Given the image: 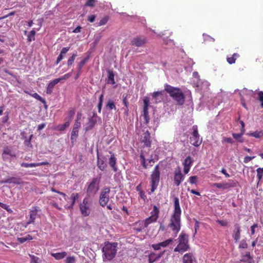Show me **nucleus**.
I'll list each match as a JSON object with an SVG mask.
<instances>
[{
    "label": "nucleus",
    "instance_id": "nucleus-1",
    "mask_svg": "<svg viewBox=\"0 0 263 263\" xmlns=\"http://www.w3.org/2000/svg\"><path fill=\"white\" fill-rule=\"evenodd\" d=\"M164 90L177 102L178 105H182L184 104L185 96L180 88L166 84L164 85Z\"/></svg>",
    "mask_w": 263,
    "mask_h": 263
},
{
    "label": "nucleus",
    "instance_id": "nucleus-2",
    "mask_svg": "<svg viewBox=\"0 0 263 263\" xmlns=\"http://www.w3.org/2000/svg\"><path fill=\"white\" fill-rule=\"evenodd\" d=\"M117 243H109L107 242L105 243L104 247L102 249V251L106 259L111 260L116 256L117 253Z\"/></svg>",
    "mask_w": 263,
    "mask_h": 263
},
{
    "label": "nucleus",
    "instance_id": "nucleus-3",
    "mask_svg": "<svg viewBox=\"0 0 263 263\" xmlns=\"http://www.w3.org/2000/svg\"><path fill=\"white\" fill-rule=\"evenodd\" d=\"M168 227L176 236L181 229V215L172 214Z\"/></svg>",
    "mask_w": 263,
    "mask_h": 263
},
{
    "label": "nucleus",
    "instance_id": "nucleus-4",
    "mask_svg": "<svg viewBox=\"0 0 263 263\" xmlns=\"http://www.w3.org/2000/svg\"><path fill=\"white\" fill-rule=\"evenodd\" d=\"M160 172L159 164L156 165L151 175V192L157 189L160 181Z\"/></svg>",
    "mask_w": 263,
    "mask_h": 263
},
{
    "label": "nucleus",
    "instance_id": "nucleus-5",
    "mask_svg": "<svg viewBox=\"0 0 263 263\" xmlns=\"http://www.w3.org/2000/svg\"><path fill=\"white\" fill-rule=\"evenodd\" d=\"M188 238L189 236L187 235L181 233L178 238L179 243L175 248L174 251L183 252L186 251L189 248Z\"/></svg>",
    "mask_w": 263,
    "mask_h": 263
},
{
    "label": "nucleus",
    "instance_id": "nucleus-6",
    "mask_svg": "<svg viewBox=\"0 0 263 263\" xmlns=\"http://www.w3.org/2000/svg\"><path fill=\"white\" fill-rule=\"evenodd\" d=\"M110 193V189L109 187H103L100 194L99 202L102 207H105L107 205L109 201V194Z\"/></svg>",
    "mask_w": 263,
    "mask_h": 263
},
{
    "label": "nucleus",
    "instance_id": "nucleus-7",
    "mask_svg": "<svg viewBox=\"0 0 263 263\" xmlns=\"http://www.w3.org/2000/svg\"><path fill=\"white\" fill-rule=\"evenodd\" d=\"M100 179L98 178H93L88 184L86 189V193L88 195H95L99 190Z\"/></svg>",
    "mask_w": 263,
    "mask_h": 263
},
{
    "label": "nucleus",
    "instance_id": "nucleus-8",
    "mask_svg": "<svg viewBox=\"0 0 263 263\" xmlns=\"http://www.w3.org/2000/svg\"><path fill=\"white\" fill-rule=\"evenodd\" d=\"M193 131L192 134V137L190 138V142L194 146L198 147L202 143V139L200 138V135L198 132L197 126H193Z\"/></svg>",
    "mask_w": 263,
    "mask_h": 263
},
{
    "label": "nucleus",
    "instance_id": "nucleus-9",
    "mask_svg": "<svg viewBox=\"0 0 263 263\" xmlns=\"http://www.w3.org/2000/svg\"><path fill=\"white\" fill-rule=\"evenodd\" d=\"M140 159L141 160V165L144 169H147L152 166L156 161L152 155L149 158L146 160L142 152L141 153L140 155Z\"/></svg>",
    "mask_w": 263,
    "mask_h": 263
},
{
    "label": "nucleus",
    "instance_id": "nucleus-10",
    "mask_svg": "<svg viewBox=\"0 0 263 263\" xmlns=\"http://www.w3.org/2000/svg\"><path fill=\"white\" fill-rule=\"evenodd\" d=\"M39 211V208L37 206H33L29 212V220L26 223L25 227L26 228L30 224H34L35 220Z\"/></svg>",
    "mask_w": 263,
    "mask_h": 263
},
{
    "label": "nucleus",
    "instance_id": "nucleus-11",
    "mask_svg": "<svg viewBox=\"0 0 263 263\" xmlns=\"http://www.w3.org/2000/svg\"><path fill=\"white\" fill-rule=\"evenodd\" d=\"M22 139L24 140V145L27 148H32V145L31 143V140L33 137V134L29 133L28 134L26 132H22L21 133Z\"/></svg>",
    "mask_w": 263,
    "mask_h": 263
},
{
    "label": "nucleus",
    "instance_id": "nucleus-12",
    "mask_svg": "<svg viewBox=\"0 0 263 263\" xmlns=\"http://www.w3.org/2000/svg\"><path fill=\"white\" fill-rule=\"evenodd\" d=\"M184 179V176L182 175L181 170L179 168L176 170L174 173V183L177 186H179Z\"/></svg>",
    "mask_w": 263,
    "mask_h": 263
},
{
    "label": "nucleus",
    "instance_id": "nucleus-13",
    "mask_svg": "<svg viewBox=\"0 0 263 263\" xmlns=\"http://www.w3.org/2000/svg\"><path fill=\"white\" fill-rule=\"evenodd\" d=\"M146 43L145 37H136L133 38L131 41V45L136 47H141Z\"/></svg>",
    "mask_w": 263,
    "mask_h": 263
},
{
    "label": "nucleus",
    "instance_id": "nucleus-14",
    "mask_svg": "<svg viewBox=\"0 0 263 263\" xmlns=\"http://www.w3.org/2000/svg\"><path fill=\"white\" fill-rule=\"evenodd\" d=\"M141 141L144 146L149 147L151 146V134L147 130L145 132L141 138Z\"/></svg>",
    "mask_w": 263,
    "mask_h": 263
},
{
    "label": "nucleus",
    "instance_id": "nucleus-15",
    "mask_svg": "<svg viewBox=\"0 0 263 263\" xmlns=\"http://www.w3.org/2000/svg\"><path fill=\"white\" fill-rule=\"evenodd\" d=\"M98 118V116L96 114V113L93 112V116L88 119V122L87 123V126L85 127V130L88 131L90 129H91L96 125L97 120V118Z\"/></svg>",
    "mask_w": 263,
    "mask_h": 263
},
{
    "label": "nucleus",
    "instance_id": "nucleus-16",
    "mask_svg": "<svg viewBox=\"0 0 263 263\" xmlns=\"http://www.w3.org/2000/svg\"><path fill=\"white\" fill-rule=\"evenodd\" d=\"M109 153L111 154V155L109 158L108 164L109 166L112 168V170L116 172L118 170V167L116 165L117 158H116L115 154L111 152H109Z\"/></svg>",
    "mask_w": 263,
    "mask_h": 263
},
{
    "label": "nucleus",
    "instance_id": "nucleus-17",
    "mask_svg": "<svg viewBox=\"0 0 263 263\" xmlns=\"http://www.w3.org/2000/svg\"><path fill=\"white\" fill-rule=\"evenodd\" d=\"M234 230L233 231V237L235 241L237 242L240 238L241 229L239 224L236 223L234 226Z\"/></svg>",
    "mask_w": 263,
    "mask_h": 263
},
{
    "label": "nucleus",
    "instance_id": "nucleus-18",
    "mask_svg": "<svg viewBox=\"0 0 263 263\" xmlns=\"http://www.w3.org/2000/svg\"><path fill=\"white\" fill-rule=\"evenodd\" d=\"M97 166L101 171H104L107 167L106 163V158L103 157L100 158L99 155H97Z\"/></svg>",
    "mask_w": 263,
    "mask_h": 263
},
{
    "label": "nucleus",
    "instance_id": "nucleus-19",
    "mask_svg": "<svg viewBox=\"0 0 263 263\" xmlns=\"http://www.w3.org/2000/svg\"><path fill=\"white\" fill-rule=\"evenodd\" d=\"M174 210L173 214L179 215L181 214V210L180 206L179 200L177 197L174 198Z\"/></svg>",
    "mask_w": 263,
    "mask_h": 263
},
{
    "label": "nucleus",
    "instance_id": "nucleus-20",
    "mask_svg": "<svg viewBox=\"0 0 263 263\" xmlns=\"http://www.w3.org/2000/svg\"><path fill=\"white\" fill-rule=\"evenodd\" d=\"M183 263H196V260L193 254L186 253L183 256Z\"/></svg>",
    "mask_w": 263,
    "mask_h": 263
},
{
    "label": "nucleus",
    "instance_id": "nucleus-21",
    "mask_svg": "<svg viewBox=\"0 0 263 263\" xmlns=\"http://www.w3.org/2000/svg\"><path fill=\"white\" fill-rule=\"evenodd\" d=\"M49 163L47 161L45 162H42L39 163H28L25 162H23L21 164V166L22 167H36L39 166H42V165H48Z\"/></svg>",
    "mask_w": 263,
    "mask_h": 263
},
{
    "label": "nucleus",
    "instance_id": "nucleus-22",
    "mask_svg": "<svg viewBox=\"0 0 263 263\" xmlns=\"http://www.w3.org/2000/svg\"><path fill=\"white\" fill-rule=\"evenodd\" d=\"M164 254V252H162L158 254H156L155 253H151L148 255V262L153 263L158 260Z\"/></svg>",
    "mask_w": 263,
    "mask_h": 263
},
{
    "label": "nucleus",
    "instance_id": "nucleus-23",
    "mask_svg": "<svg viewBox=\"0 0 263 263\" xmlns=\"http://www.w3.org/2000/svg\"><path fill=\"white\" fill-rule=\"evenodd\" d=\"M80 210L82 215L84 216H88L90 213V205H80Z\"/></svg>",
    "mask_w": 263,
    "mask_h": 263
},
{
    "label": "nucleus",
    "instance_id": "nucleus-24",
    "mask_svg": "<svg viewBox=\"0 0 263 263\" xmlns=\"http://www.w3.org/2000/svg\"><path fill=\"white\" fill-rule=\"evenodd\" d=\"M241 257L240 261L241 262L252 263L253 262V257L251 256L249 252H247L245 255H241Z\"/></svg>",
    "mask_w": 263,
    "mask_h": 263
},
{
    "label": "nucleus",
    "instance_id": "nucleus-25",
    "mask_svg": "<svg viewBox=\"0 0 263 263\" xmlns=\"http://www.w3.org/2000/svg\"><path fill=\"white\" fill-rule=\"evenodd\" d=\"M58 81L55 79L49 83L46 88V93L47 94L50 95L52 92L53 87L59 83Z\"/></svg>",
    "mask_w": 263,
    "mask_h": 263
},
{
    "label": "nucleus",
    "instance_id": "nucleus-26",
    "mask_svg": "<svg viewBox=\"0 0 263 263\" xmlns=\"http://www.w3.org/2000/svg\"><path fill=\"white\" fill-rule=\"evenodd\" d=\"M143 114L148 115V107L149 106V99L148 97H145L143 99Z\"/></svg>",
    "mask_w": 263,
    "mask_h": 263
},
{
    "label": "nucleus",
    "instance_id": "nucleus-27",
    "mask_svg": "<svg viewBox=\"0 0 263 263\" xmlns=\"http://www.w3.org/2000/svg\"><path fill=\"white\" fill-rule=\"evenodd\" d=\"M3 183H14L15 184H21L22 183V179L20 178L11 177L5 181L2 182Z\"/></svg>",
    "mask_w": 263,
    "mask_h": 263
},
{
    "label": "nucleus",
    "instance_id": "nucleus-28",
    "mask_svg": "<svg viewBox=\"0 0 263 263\" xmlns=\"http://www.w3.org/2000/svg\"><path fill=\"white\" fill-rule=\"evenodd\" d=\"M51 255L57 260H60L64 258L67 255L66 252L63 251L62 252L51 253Z\"/></svg>",
    "mask_w": 263,
    "mask_h": 263
},
{
    "label": "nucleus",
    "instance_id": "nucleus-29",
    "mask_svg": "<svg viewBox=\"0 0 263 263\" xmlns=\"http://www.w3.org/2000/svg\"><path fill=\"white\" fill-rule=\"evenodd\" d=\"M135 227L134 228V231H135L137 233L141 232L144 229V223H142V221H138L134 223Z\"/></svg>",
    "mask_w": 263,
    "mask_h": 263
},
{
    "label": "nucleus",
    "instance_id": "nucleus-30",
    "mask_svg": "<svg viewBox=\"0 0 263 263\" xmlns=\"http://www.w3.org/2000/svg\"><path fill=\"white\" fill-rule=\"evenodd\" d=\"M212 186L216 187L220 189H228L232 186L231 184L229 183H215L212 185Z\"/></svg>",
    "mask_w": 263,
    "mask_h": 263
},
{
    "label": "nucleus",
    "instance_id": "nucleus-31",
    "mask_svg": "<svg viewBox=\"0 0 263 263\" xmlns=\"http://www.w3.org/2000/svg\"><path fill=\"white\" fill-rule=\"evenodd\" d=\"M108 77L107 83L109 84H115L116 83L115 79H114V73L112 71L108 70H107Z\"/></svg>",
    "mask_w": 263,
    "mask_h": 263
},
{
    "label": "nucleus",
    "instance_id": "nucleus-32",
    "mask_svg": "<svg viewBox=\"0 0 263 263\" xmlns=\"http://www.w3.org/2000/svg\"><path fill=\"white\" fill-rule=\"evenodd\" d=\"M239 57V54L237 53H234L232 57H227V61L229 64H234L236 60Z\"/></svg>",
    "mask_w": 263,
    "mask_h": 263
},
{
    "label": "nucleus",
    "instance_id": "nucleus-33",
    "mask_svg": "<svg viewBox=\"0 0 263 263\" xmlns=\"http://www.w3.org/2000/svg\"><path fill=\"white\" fill-rule=\"evenodd\" d=\"M157 220V219L150 216L144 221H142V223H144V227H147L149 224L156 222Z\"/></svg>",
    "mask_w": 263,
    "mask_h": 263
},
{
    "label": "nucleus",
    "instance_id": "nucleus-34",
    "mask_svg": "<svg viewBox=\"0 0 263 263\" xmlns=\"http://www.w3.org/2000/svg\"><path fill=\"white\" fill-rule=\"evenodd\" d=\"M24 92L27 93V94L29 95L31 97H33L34 98L36 99V100L41 101L43 103H46L45 100L44 99L42 98L39 94H37L36 92H34L33 93H29V92H28L27 91H26V90L24 91Z\"/></svg>",
    "mask_w": 263,
    "mask_h": 263
},
{
    "label": "nucleus",
    "instance_id": "nucleus-35",
    "mask_svg": "<svg viewBox=\"0 0 263 263\" xmlns=\"http://www.w3.org/2000/svg\"><path fill=\"white\" fill-rule=\"evenodd\" d=\"M79 128L80 127H78L77 126H73V128L71 133L70 139L71 141L75 140L78 137Z\"/></svg>",
    "mask_w": 263,
    "mask_h": 263
},
{
    "label": "nucleus",
    "instance_id": "nucleus-36",
    "mask_svg": "<svg viewBox=\"0 0 263 263\" xmlns=\"http://www.w3.org/2000/svg\"><path fill=\"white\" fill-rule=\"evenodd\" d=\"M159 209L156 205L153 206V209L151 212V216L158 219L159 214Z\"/></svg>",
    "mask_w": 263,
    "mask_h": 263
},
{
    "label": "nucleus",
    "instance_id": "nucleus-37",
    "mask_svg": "<svg viewBox=\"0 0 263 263\" xmlns=\"http://www.w3.org/2000/svg\"><path fill=\"white\" fill-rule=\"evenodd\" d=\"M79 198L78 193H72L70 196V198L72 199V202L71 204L67 207L68 209H72L74 204H75L76 201Z\"/></svg>",
    "mask_w": 263,
    "mask_h": 263
},
{
    "label": "nucleus",
    "instance_id": "nucleus-38",
    "mask_svg": "<svg viewBox=\"0 0 263 263\" xmlns=\"http://www.w3.org/2000/svg\"><path fill=\"white\" fill-rule=\"evenodd\" d=\"M4 155H7L11 157H15L16 155L11 151V149L8 146H5L3 149V157H4Z\"/></svg>",
    "mask_w": 263,
    "mask_h": 263
},
{
    "label": "nucleus",
    "instance_id": "nucleus-39",
    "mask_svg": "<svg viewBox=\"0 0 263 263\" xmlns=\"http://www.w3.org/2000/svg\"><path fill=\"white\" fill-rule=\"evenodd\" d=\"M249 136H252L256 138H260L263 136V131H256L253 133L247 134Z\"/></svg>",
    "mask_w": 263,
    "mask_h": 263
},
{
    "label": "nucleus",
    "instance_id": "nucleus-40",
    "mask_svg": "<svg viewBox=\"0 0 263 263\" xmlns=\"http://www.w3.org/2000/svg\"><path fill=\"white\" fill-rule=\"evenodd\" d=\"M193 162V160L190 156H187L184 160L183 165L191 167Z\"/></svg>",
    "mask_w": 263,
    "mask_h": 263
},
{
    "label": "nucleus",
    "instance_id": "nucleus-41",
    "mask_svg": "<svg viewBox=\"0 0 263 263\" xmlns=\"http://www.w3.org/2000/svg\"><path fill=\"white\" fill-rule=\"evenodd\" d=\"M29 255L30 257V263H42V260L39 257L34 255L29 254Z\"/></svg>",
    "mask_w": 263,
    "mask_h": 263
},
{
    "label": "nucleus",
    "instance_id": "nucleus-42",
    "mask_svg": "<svg viewBox=\"0 0 263 263\" xmlns=\"http://www.w3.org/2000/svg\"><path fill=\"white\" fill-rule=\"evenodd\" d=\"M243 134H244L241 132H240V133L239 134L233 133L232 134V136L235 139L237 140L238 142L242 143L243 141V139H242V136Z\"/></svg>",
    "mask_w": 263,
    "mask_h": 263
},
{
    "label": "nucleus",
    "instance_id": "nucleus-43",
    "mask_svg": "<svg viewBox=\"0 0 263 263\" xmlns=\"http://www.w3.org/2000/svg\"><path fill=\"white\" fill-rule=\"evenodd\" d=\"M103 97H104L103 93H102L99 97V103L98 104V112L99 113H100L101 112V109H102V104H103Z\"/></svg>",
    "mask_w": 263,
    "mask_h": 263
},
{
    "label": "nucleus",
    "instance_id": "nucleus-44",
    "mask_svg": "<svg viewBox=\"0 0 263 263\" xmlns=\"http://www.w3.org/2000/svg\"><path fill=\"white\" fill-rule=\"evenodd\" d=\"M33 239L32 236L30 235H27L26 237H20L17 238L18 241L21 243H23L26 241L27 240H30Z\"/></svg>",
    "mask_w": 263,
    "mask_h": 263
},
{
    "label": "nucleus",
    "instance_id": "nucleus-45",
    "mask_svg": "<svg viewBox=\"0 0 263 263\" xmlns=\"http://www.w3.org/2000/svg\"><path fill=\"white\" fill-rule=\"evenodd\" d=\"M70 125V121L67 120V121L63 124L59 125L58 126L57 128L59 130H64L66 127H69Z\"/></svg>",
    "mask_w": 263,
    "mask_h": 263
},
{
    "label": "nucleus",
    "instance_id": "nucleus-46",
    "mask_svg": "<svg viewBox=\"0 0 263 263\" xmlns=\"http://www.w3.org/2000/svg\"><path fill=\"white\" fill-rule=\"evenodd\" d=\"M257 177L258 179V181H260L263 177V167H259L256 170Z\"/></svg>",
    "mask_w": 263,
    "mask_h": 263
},
{
    "label": "nucleus",
    "instance_id": "nucleus-47",
    "mask_svg": "<svg viewBox=\"0 0 263 263\" xmlns=\"http://www.w3.org/2000/svg\"><path fill=\"white\" fill-rule=\"evenodd\" d=\"M35 31L34 30H32L28 35L27 40L29 42H31L32 41L35 40Z\"/></svg>",
    "mask_w": 263,
    "mask_h": 263
},
{
    "label": "nucleus",
    "instance_id": "nucleus-48",
    "mask_svg": "<svg viewBox=\"0 0 263 263\" xmlns=\"http://www.w3.org/2000/svg\"><path fill=\"white\" fill-rule=\"evenodd\" d=\"M127 95H123V103L126 107L125 111L127 113L128 111V102L127 99Z\"/></svg>",
    "mask_w": 263,
    "mask_h": 263
},
{
    "label": "nucleus",
    "instance_id": "nucleus-49",
    "mask_svg": "<svg viewBox=\"0 0 263 263\" xmlns=\"http://www.w3.org/2000/svg\"><path fill=\"white\" fill-rule=\"evenodd\" d=\"M106 106L107 108H108L110 110H112L113 109H114L115 110L116 109V107L115 104V103L114 102V101L112 100H109L108 101Z\"/></svg>",
    "mask_w": 263,
    "mask_h": 263
},
{
    "label": "nucleus",
    "instance_id": "nucleus-50",
    "mask_svg": "<svg viewBox=\"0 0 263 263\" xmlns=\"http://www.w3.org/2000/svg\"><path fill=\"white\" fill-rule=\"evenodd\" d=\"M75 112L76 111L74 109H71L69 110L68 113V117L66 119V120L69 121L70 122L73 119V117L75 114Z\"/></svg>",
    "mask_w": 263,
    "mask_h": 263
},
{
    "label": "nucleus",
    "instance_id": "nucleus-51",
    "mask_svg": "<svg viewBox=\"0 0 263 263\" xmlns=\"http://www.w3.org/2000/svg\"><path fill=\"white\" fill-rule=\"evenodd\" d=\"M81 117H82V114L81 112H78L77 115V119H76V122L74 124V126H77L78 127H80V126H81L80 120L81 119Z\"/></svg>",
    "mask_w": 263,
    "mask_h": 263
},
{
    "label": "nucleus",
    "instance_id": "nucleus-52",
    "mask_svg": "<svg viewBox=\"0 0 263 263\" xmlns=\"http://www.w3.org/2000/svg\"><path fill=\"white\" fill-rule=\"evenodd\" d=\"M173 239L170 238L163 242H160L161 247H166L172 242Z\"/></svg>",
    "mask_w": 263,
    "mask_h": 263
},
{
    "label": "nucleus",
    "instance_id": "nucleus-53",
    "mask_svg": "<svg viewBox=\"0 0 263 263\" xmlns=\"http://www.w3.org/2000/svg\"><path fill=\"white\" fill-rule=\"evenodd\" d=\"M108 20H109L108 16H105L103 17L99 21V22L98 23V26H101L105 25L107 23Z\"/></svg>",
    "mask_w": 263,
    "mask_h": 263
},
{
    "label": "nucleus",
    "instance_id": "nucleus-54",
    "mask_svg": "<svg viewBox=\"0 0 263 263\" xmlns=\"http://www.w3.org/2000/svg\"><path fill=\"white\" fill-rule=\"evenodd\" d=\"M77 56V53H73L71 57L69 58V59L67 61V65L68 66H70L72 65L73 64L76 57Z\"/></svg>",
    "mask_w": 263,
    "mask_h": 263
},
{
    "label": "nucleus",
    "instance_id": "nucleus-55",
    "mask_svg": "<svg viewBox=\"0 0 263 263\" xmlns=\"http://www.w3.org/2000/svg\"><path fill=\"white\" fill-rule=\"evenodd\" d=\"M197 181H198V177L197 176H191L189 178V182L191 183V184H196L197 183Z\"/></svg>",
    "mask_w": 263,
    "mask_h": 263
},
{
    "label": "nucleus",
    "instance_id": "nucleus-56",
    "mask_svg": "<svg viewBox=\"0 0 263 263\" xmlns=\"http://www.w3.org/2000/svg\"><path fill=\"white\" fill-rule=\"evenodd\" d=\"M87 61V59L85 58L79 63L78 65V69L79 72H81L82 68H83V66L86 64Z\"/></svg>",
    "mask_w": 263,
    "mask_h": 263
},
{
    "label": "nucleus",
    "instance_id": "nucleus-57",
    "mask_svg": "<svg viewBox=\"0 0 263 263\" xmlns=\"http://www.w3.org/2000/svg\"><path fill=\"white\" fill-rule=\"evenodd\" d=\"M96 1V0H87V2H86L85 6L86 7H92L95 6V3Z\"/></svg>",
    "mask_w": 263,
    "mask_h": 263
},
{
    "label": "nucleus",
    "instance_id": "nucleus-58",
    "mask_svg": "<svg viewBox=\"0 0 263 263\" xmlns=\"http://www.w3.org/2000/svg\"><path fill=\"white\" fill-rule=\"evenodd\" d=\"M76 258L74 256H69L67 257L65 260V263H75Z\"/></svg>",
    "mask_w": 263,
    "mask_h": 263
},
{
    "label": "nucleus",
    "instance_id": "nucleus-59",
    "mask_svg": "<svg viewBox=\"0 0 263 263\" xmlns=\"http://www.w3.org/2000/svg\"><path fill=\"white\" fill-rule=\"evenodd\" d=\"M258 100L260 101L261 104L260 106L262 108H263V91H260L258 93Z\"/></svg>",
    "mask_w": 263,
    "mask_h": 263
},
{
    "label": "nucleus",
    "instance_id": "nucleus-60",
    "mask_svg": "<svg viewBox=\"0 0 263 263\" xmlns=\"http://www.w3.org/2000/svg\"><path fill=\"white\" fill-rule=\"evenodd\" d=\"M239 247L242 249H246L248 247V244L246 242V240L245 239H242L240 241Z\"/></svg>",
    "mask_w": 263,
    "mask_h": 263
},
{
    "label": "nucleus",
    "instance_id": "nucleus-61",
    "mask_svg": "<svg viewBox=\"0 0 263 263\" xmlns=\"http://www.w3.org/2000/svg\"><path fill=\"white\" fill-rule=\"evenodd\" d=\"M216 222L222 227H226L228 225V222L226 220H217Z\"/></svg>",
    "mask_w": 263,
    "mask_h": 263
},
{
    "label": "nucleus",
    "instance_id": "nucleus-62",
    "mask_svg": "<svg viewBox=\"0 0 263 263\" xmlns=\"http://www.w3.org/2000/svg\"><path fill=\"white\" fill-rule=\"evenodd\" d=\"M162 91H158L156 92H154L152 93V97L154 99H157L158 97L162 96Z\"/></svg>",
    "mask_w": 263,
    "mask_h": 263
},
{
    "label": "nucleus",
    "instance_id": "nucleus-63",
    "mask_svg": "<svg viewBox=\"0 0 263 263\" xmlns=\"http://www.w3.org/2000/svg\"><path fill=\"white\" fill-rule=\"evenodd\" d=\"M5 114H6V116H4L3 118H2V122L3 123H6V122H8V120H9V112H5Z\"/></svg>",
    "mask_w": 263,
    "mask_h": 263
},
{
    "label": "nucleus",
    "instance_id": "nucleus-64",
    "mask_svg": "<svg viewBox=\"0 0 263 263\" xmlns=\"http://www.w3.org/2000/svg\"><path fill=\"white\" fill-rule=\"evenodd\" d=\"M255 158L254 156H252V157H251V156H246L245 158H244V159H243V162L246 163L249 162V161H250L251 160H252V159H253L254 158Z\"/></svg>",
    "mask_w": 263,
    "mask_h": 263
}]
</instances>
